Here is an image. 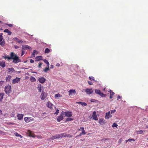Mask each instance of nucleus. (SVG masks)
Here are the masks:
<instances>
[{"label":"nucleus","instance_id":"f704fd0d","mask_svg":"<svg viewBox=\"0 0 148 148\" xmlns=\"http://www.w3.org/2000/svg\"><path fill=\"white\" fill-rule=\"evenodd\" d=\"M3 39L2 34L1 33L0 34V42H1L2 41Z\"/></svg>","mask_w":148,"mask_h":148},{"label":"nucleus","instance_id":"3c124183","mask_svg":"<svg viewBox=\"0 0 148 148\" xmlns=\"http://www.w3.org/2000/svg\"><path fill=\"white\" fill-rule=\"evenodd\" d=\"M16 136H19V135H20L17 132H16L15 134H14Z\"/></svg>","mask_w":148,"mask_h":148},{"label":"nucleus","instance_id":"0e129e2a","mask_svg":"<svg viewBox=\"0 0 148 148\" xmlns=\"http://www.w3.org/2000/svg\"><path fill=\"white\" fill-rule=\"evenodd\" d=\"M80 129L82 130H84V128L83 127H81Z\"/></svg>","mask_w":148,"mask_h":148},{"label":"nucleus","instance_id":"7ed1b4c3","mask_svg":"<svg viewBox=\"0 0 148 148\" xmlns=\"http://www.w3.org/2000/svg\"><path fill=\"white\" fill-rule=\"evenodd\" d=\"M95 91L96 94L99 95L102 97H105L106 96V94H104L101 91L99 90L95 89Z\"/></svg>","mask_w":148,"mask_h":148},{"label":"nucleus","instance_id":"6e6d98bb","mask_svg":"<svg viewBox=\"0 0 148 148\" xmlns=\"http://www.w3.org/2000/svg\"><path fill=\"white\" fill-rule=\"evenodd\" d=\"M121 96H120L119 95H118L117 97V100H118L119 99L121 98Z\"/></svg>","mask_w":148,"mask_h":148},{"label":"nucleus","instance_id":"2eb2a0df","mask_svg":"<svg viewBox=\"0 0 148 148\" xmlns=\"http://www.w3.org/2000/svg\"><path fill=\"white\" fill-rule=\"evenodd\" d=\"M23 115H24L23 114H18L17 117L18 118V119L19 120H21L22 119H23Z\"/></svg>","mask_w":148,"mask_h":148},{"label":"nucleus","instance_id":"f8f14e48","mask_svg":"<svg viewBox=\"0 0 148 148\" xmlns=\"http://www.w3.org/2000/svg\"><path fill=\"white\" fill-rule=\"evenodd\" d=\"M99 123L100 124L102 125H103L105 124V121L103 119H99Z\"/></svg>","mask_w":148,"mask_h":148},{"label":"nucleus","instance_id":"774afa93","mask_svg":"<svg viewBox=\"0 0 148 148\" xmlns=\"http://www.w3.org/2000/svg\"><path fill=\"white\" fill-rule=\"evenodd\" d=\"M19 137H20L21 138H22L23 137V136L20 134L19 135Z\"/></svg>","mask_w":148,"mask_h":148},{"label":"nucleus","instance_id":"f257e3e1","mask_svg":"<svg viewBox=\"0 0 148 148\" xmlns=\"http://www.w3.org/2000/svg\"><path fill=\"white\" fill-rule=\"evenodd\" d=\"M3 58L5 59H7L8 60L11 59L13 60L12 62L15 64L21 62V60L20 59L19 57L13 52L10 53V56H3Z\"/></svg>","mask_w":148,"mask_h":148},{"label":"nucleus","instance_id":"ea45409f","mask_svg":"<svg viewBox=\"0 0 148 148\" xmlns=\"http://www.w3.org/2000/svg\"><path fill=\"white\" fill-rule=\"evenodd\" d=\"M143 131L142 130L138 131L137 132L138 134H142L143 133Z\"/></svg>","mask_w":148,"mask_h":148},{"label":"nucleus","instance_id":"4d7b16f0","mask_svg":"<svg viewBox=\"0 0 148 148\" xmlns=\"http://www.w3.org/2000/svg\"><path fill=\"white\" fill-rule=\"evenodd\" d=\"M30 62L31 63H34V61L33 60L31 59L30 60Z\"/></svg>","mask_w":148,"mask_h":148},{"label":"nucleus","instance_id":"c85d7f7f","mask_svg":"<svg viewBox=\"0 0 148 148\" xmlns=\"http://www.w3.org/2000/svg\"><path fill=\"white\" fill-rule=\"evenodd\" d=\"M43 61L45 63L47 64V66H49V63L47 60L46 59H44L43 60Z\"/></svg>","mask_w":148,"mask_h":148},{"label":"nucleus","instance_id":"423d86ee","mask_svg":"<svg viewBox=\"0 0 148 148\" xmlns=\"http://www.w3.org/2000/svg\"><path fill=\"white\" fill-rule=\"evenodd\" d=\"M85 92L88 95H90L92 93L93 90L92 88L89 89L87 88L85 90Z\"/></svg>","mask_w":148,"mask_h":148},{"label":"nucleus","instance_id":"c9c22d12","mask_svg":"<svg viewBox=\"0 0 148 148\" xmlns=\"http://www.w3.org/2000/svg\"><path fill=\"white\" fill-rule=\"evenodd\" d=\"M73 120V119L71 118H69L66 119V121H70Z\"/></svg>","mask_w":148,"mask_h":148},{"label":"nucleus","instance_id":"e433bc0d","mask_svg":"<svg viewBox=\"0 0 148 148\" xmlns=\"http://www.w3.org/2000/svg\"><path fill=\"white\" fill-rule=\"evenodd\" d=\"M118 126L117 124L115 123H114L112 125V127H116Z\"/></svg>","mask_w":148,"mask_h":148},{"label":"nucleus","instance_id":"2f4dec72","mask_svg":"<svg viewBox=\"0 0 148 148\" xmlns=\"http://www.w3.org/2000/svg\"><path fill=\"white\" fill-rule=\"evenodd\" d=\"M49 66H48V67L44 69L43 71L45 72L46 73L47 72V71H49Z\"/></svg>","mask_w":148,"mask_h":148},{"label":"nucleus","instance_id":"cd10ccee","mask_svg":"<svg viewBox=\"0 0 148 148\" xmlns=\"http://www.w3.org/2000/svg\"><path fill=\"white\" fill-rule=\"evenodd\" d=\"M11 77L10 75H8L7 77H6L5 79L6 82H8L10 81Z\"/></svg>","mask_w":148,"mask_h":148},{"label":"nucleus","instance_id":"412c9836","mask_svg":"<svg viewBox=\"0 0 148 148\" xmlns=\"http://www.w3.org/2000/svg\"><path fill=\"white\" fill-rule=\"evenodd\" d=\"M0 66L2 68H4L5 67V62L3 61L0 62Z\"/></svg>","mask_w":148,"mask_h":148},{"label":"nucleus","instance_id":"a18cd8bd","mask_svg":"<svg viewBox=\"0 0 148 148\" xmlns=\"http://www.w3.org/2000/svg\"><path fill=\"white\" fill-rule=\"evenodd\" d=\"M116 111V110L114 109L113 110H112L111 111V113L112 114H114Z\"/></svg>","mask_w":148,"mask_h":148},{"label":"nucleus","instance_id":"dca6fc26","mask_svg":"<svg viewBox=\"0 0 148 148\" xmlns=\"http://www.w3.org/2000/svg\"><path fill=\"white\" fill-rule=\"evenodd\" d=\"M109 92H110V99H112L113 98V96L114 94V93L112 92V90H110Z\"/></svg>","mask_w":148,"mask_h":148},{"label":"nucleus","instance_id":"6e6552de","mask_svg":"<svg viewBox=\"0 0 148 148\" xmlns=\"http://www.w3.org/2000/svg\"><path fill=\"white\" fill-rule=\"evenodd\" d=\"M59 138V134L55 135L54 136H53L49 138L48 140H54V139Z\"/></svg>","mask_w":148,"mask_h":148},{"label":"nucleus","instance_id":"8fccbe9b","mask_svg":"<svg viewBox=\"0 0 148 148\" xmlns=\"http://www.w3.org/2000/svg\"><path fill=\"white\" fill-rule=\"evenodd\" d=\"M109 139L108 138H103L101 139V141H105L108 140Z\"/></svg>","mask_w":148,"mask_h":148},{"label":"nucleus","instance_id":"a878e982","mask_svg":"<svg viewBox=\"0 0 148 148\" xmlns=\"http://www.w3.org/2000/svg\"><path fill=\"white\" fill-rule=\"evenodd\" d=\"M30 80L31 82H35L36 81L35 78L33 76L30 77Z\"/></svg>","mask_w":148,"mask_h":148},{"label":"nucleus","instance_id":"680f3d73","mask_svg":"<svg viewBox=\"0 0 148 148\" xmlns=\"http://www.w3.org/2000/svg\"><path fill=\"white\" fill-rule=\"evenodd\" d=\"M60 66V65L59 64V63H57L56 64V66Z\"/></svg>","mask_w":148,"mask_h":148},{"label":"nucleus","instance_id":"bb28decb","mask_svg":"<svg viewBox=\"0 0 148 148\" xmlns=\"http://www.w3.org/2000/svg\"><path fill=\"white\" fill-rule=\"evenodd\" d=\"M51 50V49H50L47 48H46L45 51V53H48Z\"/></svg>","mask_w":148,"mask_h":148},{"label":"nucleus","instance_id":"e2e57ef3","mask_svg":"<svg viewBox=\"0 0 148 148\" xmlns=\"http://www.w3.org/2000/svg\"><path fill=\"white\" fill-rule=\"evenodd\" d=\"M54 67V66H53L52 65H51V66H50V68L52 69Z\"/></svg>","mask_w":148,"mask_h":148},{"label":"nucleus","instance_id":"4468645a","mask_svg":"<svg viewBox=\"0 0 148 148\" xmlns=\"http://www.w3.org/2000/svg\"><path fill=\"white\" fill-rule=\"evenodd\" d=\"M65 115L68 117H71L72 116V113L71 112H65Z\"/></svg>","mask_w":148,"mask_h":148},{"label":"nucleus","instance_id":"72a5a7b5","mask_svg":"<svg viewBox=\"0 0 148 148\" xmlns=\"http://www.w3.org/2000/svg\"><path fill=\"white\" fill-rule=\"evenodd\" d=\"M8 70H9V72L14 71V69L13 68H9L8 69Z\"/></svg>","mask_w":148,"mask_h":148},{"label":"nucleus","instance_id":"aec40b11","mask_svg":"<svg viewBox=\"0 0 148 148\" xmlns=\"http://www.w3.org/2000/svg\"><path fill=\"white\" fill-rule=\"evenodd\" d=\"M69 95H72L73 93L75 94L76 91L75 90H70L69 91Z\"/></svg>","mask_w":148,"mask_h":148},{"label":"nucleus","instance_id":"473e14b6","mask_svg":"<svg viewBox=\"0 0 148 148\" xmlns=\"http://www.w3.org/2000/svg\"><path fill=\"white\" fill-rule=\"evenodd\" d=\"M61 97V95H60V94L58 93V94H56L55 95V97L56 98H57V97Z\"/></svg>","mask_w":148,"mask_h":148},{"label":"nucleus","instance_id":"c03bdc74","mask_svg":"<svg viewBox=\"0 0 148 148\" xmlns=\"http://www.w3.org/2000/svg\"><path fill=\"white\" fill-rule=\"evenodd\" d=\"M86 134L85 131L84 130H82V132L81 133V134Z\"/></svg>","mask_w":148,"mask_h":148},{"label":"nucleus","instance_id":"09e8293b","mask_svg":"<svg viewBox=\"0 0 148 148\" xmlns=\"http://www.w3.org/2000/svg\"><path fill=\"white\" fill-rule=\"evenodd\" d=\"M42 63H40L39 64L38 66V68H40L41 67V66L42 65Z\"/></svg>","mask_w":148,"mask_h":148},{"label":"nucleus","instance_id":"1a4fd4ad","mask_svg":"<svg viewBox=\"0 0 148 148\" xmlns=\"http://www.w3.org/2000/svg\"><path fill=\"white\" fill-rule=\"evenodd\" d=\"M20 78L17 77L13 79L12 80V83L13 84H15L17 83H18L20 81Z\"/></svg>","mask_w":148,"mask_h":148},{"label":"nucleus","instance_id":"13d9d810","mask_svg":"<svg viewBox=\"0 0 148 148\" xmlns=\"http://www.w3.org/2000/svg\"><path fill=\"white\" fill-rule=\"evenodd\" d=\"M88 84H89L90 85H92V82H91L88 81Z\"/></svg>","mask_w":148,"mask_h":148},{"label":"nucleus","instance_id":"a19ab883","mask_svg":"<svg viewBox=\"0 0 148 148\" xmlns=\"http://www.w3.org/2000/svg\"><path fill=\"white\" fill-rule=\"evenodd\" d=\"M128 141L129 142H131L132 141L134 142L135 141V140L132 138H129L128 140Z\"/></svg>","mask_w":148,"mask_h":148},{"label":"nucleus","instance_id":"20e7f679","mask_svg":"<svg viewBox=\"0 0 148 148\" xmlns=\"http://www.w3.org/2000/svg\"><path fill=\"white\" fill-rule=\"evenodd\" d=\"M24 119L25 122L27 123L34 121V119L32 117H25Z\"/></svg>","mask_w":148,"mask_h":148},{"label":"nucleus","instance_id":"ddd939ff","mask_svg":"<svg viewBox=\"0 0 148 148\" xmlns=\"http://www.w3.org/2000/svg\"><path fill=\"white\" fill-rule=\"evenodd\" d=\"M22 48L24 50L27 49H29L31 48L29 46L25 45H22Z\"/></svg>","mask_w":148,"mask_h":148},{"label":"nucleus","instance_id":"338daca9","mask_svg":"<svg viewBox=\"0 0 148 148\" xmlns=\"http://www.w3.org/2000/svg\"><path fill=\"white\" fill-rule=\"evenodd\" d=\"M94 101H95V100H94V99H92L91 100V102H94Z\"/></svg>","mask_w":148,"mask_h":148},{"label":"nucleus","instance_id":"b1692460","mask_svg":"<svg viewBox=\"0 0 148 148\" xmlns=\"http://www.w3.org/2000/svg\"><path fill=\"white\" fill-rule=\"evenodd\" d=\"M3 32H6L8 33V35H10L12 34L11 32L8 29H5L4 30Z\"/></svg>","mask_w":148,"mask_h":148},{"label":"nucleus","instance_id":"7c9ffc66","mask_svg":"<svg viewBox=\"0 0 148 148\" xmlns=\"http://www.w3.org/2000/svg\"><path fill=\"white\" fill-rule=\"evenodd\" d=\"M5 42L4 41L0 42V45H1L2 47L4 46Z\"/></svg>","mask_w":148,"mask_h":148},{"label":"nucleus","instance_id":"603ef678","mask_svg":"<svg viewBox=\"0 0 148 148\" xmlns=\"http://www.w3.org/2000/svg\"><path fill=\"white\" fill-rule=\"evenodd\" d=\"M6 25L10 27H11L13 26V25L12 24H6Z\"/></svg>","mask_w":148,"mask_h":148},{"label":"nucleus","instance_id":"c756f323","mask_svg":"<svg viewBox=\"0 0 148 148\" xmlns=\"http://www.w3.org/2000/svg\"><path fill=\"white\" fill-rule=\"evenodd\" d=\"M28 133L29 134V136L31 137H34V136L33 135V134L32 133V132L28 130Z\"/></svg>","mask_w":148,"mask_h":148},{"label":"nucleus","instance_id":"9d476101","mask_svg":"<svg viewBox=\"0 0 148 148\" xmlns=\"http://www.w3.org/2000/svg\"><path fill=\"white\" fill-rule=\"evenodd\" d=\"M38 80L39 82L42 84H43L46 81V79L43 77L40 78L38 79Z\"/></svg>","mask_w":148,"mask_h":148},{"label":"nucleus","instance_id":"052dcab7","mask_svg":"<svg viewBox=\"0 0 148 148\" xmlns=\"http://www.w3.org/2000/svg\"><path fill=\"white\" fill-rule=\"evenodd\" d=\"M66 136H67L68 137H72V136L70 134H66Z\"/></svg>","mask_w":148,"mask_h":148},{"label":"nucleus","instance_id":"de8ad7c7","mask_svg":"<svg viewBox=\"0 0 148 148\" xmlns=\"http://www.w3.org/2000/svg\"><path fill=\"white\" fill-rule=\"evenodd\" d=\"M25 53V51H24L23 50V49H22V53H21V56H23Z\"/></svg>","mask_w":148,"mask_h":148},{"label":"nucleus","instance_id":"4be33fe9","mask_svg":"<svg viewBox=\"0 0 148 148\" xmlns=\"http://www.w3.org/2000/svg\"><path fill=\"white\" fill-rule=\"evenodd\" d=\"M36 59L37 61H39L42 60V56H38L36 57Z\"/></svg>","mask_w":148,"mask_h":148},{"label":"nucleus","instance_id":"0eeeda50","mask_svg":"<svg viewBox=\"0 0 148 148\" xmlns=\"http://www.w3.org/2000/svg\"><path fill=\"white\" fill-rule=\"evenodd\" d=\"M92 117L95 120L97 121L98 119L97 116L96 115V112L95 111H94L93 112L92 114Z\"/></svg>","mask_w":148,"mask_h":148},{"label":"nucleus","instance_id":"39448f33","mask_svg":"<svg viewBox=\"0 0 148 148\" xmlns=\"http://www.w3.org/2000/svg\"><path fill=\"white\" fill-rule=\"evenodd\" d=\"M47 94L43 91L40 95L41 99L42 100L45 99L47 96Z\"/></svg>","mask_w":148,"mask_h":148},{"label":"nucleus","instance_id":"79ce46f5","mask_svg":"<svg viewBox=\"0 0 148 148\" xmlns=\"http://www.w3.org/2000/svg\"><path fill=\"white\" fill-rule=\"evenodd\" d=\"M36 52L37 51L36 50H34L32 54V55H33V57H34L35 53H36Z\"/></svg>","mask_w":148,"mask_h":148},{"label":"nucleus","instance_id":"393cba45","mask_svg":"<svg viewBox=\"0 0 148 148\" xmlns=\"http://www.w3.org/2000/svg\"><path fill=\"white\" fill-rule=\"evenodd\" d=\"M4 95V94L3 93H0V101H1L3 98V97Z\"/></svg>","mask_w":148,"mask_h":148},{"label":"nucleus","instance_id":"f03ea898","mask_svg":"<svg viewBox=\"0 0 148 148\" xmlns=\"http://www.w3.org/2000/svg\"><path fill=\"white\" fill-rule=\"evenodd\" d=\"M5 93L8 95H9L11 92V86L9 85L5 86Z\"/></svg>","mask_w":148,"mask_h":148},{"label":"nucleus","instance_id":"4c0bfd02","mask_svg":"<svg viewBox=\"0 0 148 148\" xmlns=\"http://www.w3.org/2000/svg\"><path fill=\"white\" fill-rule=\"evenodd\" d=\"M81 105L82 106H87V104L86 103L84 102H82V103L81 104Z\"/></svg>","mask_w":148,"mask_h":148},{"label":"nucleus","instance_id":"5fc2aeb1","mask_svg":"<svg viewBox=\"0 0 148 148\" xmlns=\"http://www.w3.org/2000/svg\"><path fill=\"white\" fill-rule=\"evenodd\" d=\"M76 103L81 105V104L82 103V102H81V101L76 102Z\"/></svg>","mask_w":148,"mask_h":148},{"label":"nucleus","instance_id":"f3484780","mask_svg":"<svg viewBox=\"0 0 148 148\" xmlns=\"http://www.w3.org/2000/svg\"><path fill=\"white\" fill-rule=\"evenodd\" d=\"M63 119V117L62 115H61L58 116V117L57 119V121L58 122H60Z\"/></svg>","mask_w":148,"mask_h":148},{"label":"nucleus","instance_id":"864d4df0","mask_svg":"<svg viewBox=\"0 0 148 148\" xmlns=\"http://www.w3.org/2000/svg\"><path fill=\"white\" fill-rule=\"evenodd\" d=\"M14 47L16 49H17L19 48V47L17 45H14Z\"/></svg>","mask_w":148,"mask_h":148},{"label":"nucleus","instance_id":"49530a36","mask_svg":"<svg viewBox=\"0 0 148 148\" xmlns=\"http://www.w3.org/2000/svg\"><path fill=\"white\" fill-rule=\"evenodd\" d=\"M59 113V110L58 109H57L56 112L54 113L55 114H57Z\"/></svg>","mask_w":148,"mask_h":148},{"label":"nucleus","instance_id":"9b49d317","mask_svg":"<svg viewBox=\"0 0 148 148\" xmlns=\"http://www.w3.org/2000/svg\"><path fill=\"white\" fill-rule=\"evenodd\" d=\"M112 116V115L110 114V112L109 111L108 112L106 113L105 118L106 119H108Z\"/></svg>","mask_w":148,"mask_h":148},{"label":"nucleus","instance_id":"37998d69","mask_svg":"<svg viewBox=\"0 0 148 148\" xmlns=\"http://www.w3.org/2000/svg\"><path fill=\"white\" fill-rule=\"evenodd\" d=\"M13 40L17 42H18V41L19 40L18 38L16 37H15L13 38Z\"/></svg>","mask_w":148,"mask_h":148},{"label":"nucleus","instance_id":"58836bf2","mask_svg":"<svg viewBox=\"0 0 148 148\" xmlns=\"http://www.w3.org/2000/svg\"><path fill=\"white\" fill-rule=\"evenodd\" d=\"M89 79L91 81H95L94 77H89Z\"/></svg>","mask_w":148,"mask_h":148},{"label":"nucleus","instance_id":"a211bd4d","mask_svg":"<svg viewBox=\"0 0 148 148\" xmlns=\"http://www.w3.org/2000/svg\"><path fill=\"white\" fill-rule=\"evenodd\" d=\"M47 106L49 108L51 109L53 108V105L52 104V103H51L49 101L47 103Z\"/></svg>","mask_w":148,"mask_h":148},{"label":"nucleus","instance_id":"69168bd1","mask_svg":"<svg viewBox=\"0 0 148 148\" xmlns=\"http://www.w3.org/2000/svg\"><path fill=\"white\" fill-rule=\"evenodd\" d=\"M82 134H81V133H80V134L78 135H77V136H76V137H77L78 136H80L82 135Z\"/></svg>","mask_w":148,"mask_h":148},{"label":"nucleus","instance_id":"6ab92c4d","mask_svg":"<svg viewBox=\"0 0 148 148\" xmlns=\"http://www.w3.org/2000/svg\"><path fill=\"white\" fill-rule=\"evenodd\" d=\"M59 138H62L66 137V134L65 133H62L59 134Z\"/></svg>","mask_w":148,"mask_h":148},{"label":"nucleus","instance_id":"bf43d9fd","mask_svg":"<svg viewBox=\"0 0 148 148\" xmlns=\"http://www.w3.org/2000/svg\"><path fill=\"white\" fill-rule=\"evenodd\" d=\"M18 42L19 43H22L23 42V41H22V40H19L18 41Z\"/></svg>","mask_w":148,"mask_h":148},{"label":"nucleus","instance_id":"5701e85b","mask_svg":"<svg viewBox=\"0 0 148 148\" xmlns=\"http://www.w3.org/2000/svg\"><path fill=\"white\" fill-rule=\"evenodd\" d=\"M38 90L39 92H41V85L40 84H38L37 87Z\"/></svg>","mask_w":148,"mask_h":148}]
</instances>
